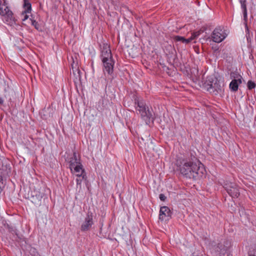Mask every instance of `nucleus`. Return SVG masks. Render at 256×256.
I'll return each instance as SVG.
<instances>
[{"label": "nucleus", "mask_w": 256, "mask_h": 256, "mask_svg": "<svg viewBox=\"0 0 256 256\" xmlns=\"http://www.w3.org/2000/svg\"><path fill=\"white\" fill-rule=\"evenodd\" d=\"M23 8L26 13H30L32 10V4L29 0H24Z\"/></svg>", "instance_id": "nucleus-15"}, {"label": "nucleus", "mask_w": 256, "mask_h": 256, "mask_svg": "<svg viewBox=\"0 0 256 256\" xmlns=\"http://www.w3.org/2000/svg\"><path fill=\"white\" fill-rule=\"evenodd\" d=\"M240 4V8L244 16V20L245 23L246 28L248 30L247 21H248V12L246 7V0H238Z\"/></svg>", "instance_id": "nucleus-14"}, {"label": "nucleus", "mask_w": 256, "mask_h": 256, "mask_svg": "<svg viewBox=\"0 0 256 256\" xmlns=\"http://www.w3.org/2000/svg\"><path fill=\"white\" fill-rule=\"evenodd\" d=\"M192 40V38H188V39H185V40H184V44H188L189 42H190Z\"/></svg>", "instance_id": "nucleus-23"}, {"label": "nucleus", "mask_w": 256, "mask_h": 256, "mask_svg": "<svg viewBox=\"0 0 256 256\" xmlns=\"http://www.w3.org/2000/svg\"><path fill=\"white\" fill-rule=\"evenodd\" d=\"M172 212L169 208L166 206H162L159 214V220L161 221L167 222L171 218Z\"/></svg>", "instance_id": "nucleus-11"}, {"label": "nucleus", "mask_w": 256, "mask_h": 256, "mask_svg": "<svg viewBox=\"0 0 256 256\" xmlns=\"http://www.w3.org/2000/svg\"><path fill=\"white\" fill-rule=\"evenodd\" d=\"M204 88L214 95L222 94L224 90L220 82L216 78L213 80L212 78H208V80L204 84Z\"/></svg>", "instance_id": "nucleus-4"}, {"label": "nucleus", "mask_w": 256, "mask_h": 256, "mask_svg": "<svg viewBox=\"0 0 256 256\" xmlns=\"http://www.w3.org/2000/svg\"><path fill=\"white\" fill-rule=\"evenodd\" d=\"M100 58L102 60L113 58L110 46L103 44Z\"/></svg>", "instance_id": "nucleus-12"}, {"label": "nucleus", "mask_w": 256, "mask_h": 256, "mask_svg": "<svg viewBox=\"0 0 256 256\" xmlns=\"http://www.w3.org/2000/svg\"><path fill=\"white\" fill-rule=\"evenodd\" d=\"M94 224L93 214L91 212H88L84 218V222L82 223L80 227L82 232H86L90 230Z\"/></svg>", "instance_id": "nucleus-9"}, {"label": "nucleus", "mask_w": 256, "mask_h": 256, "mask_svg": "<svg viewBox=\"0 0 256 256\" xmlns=\"http://www.w3.org/2000/svg\"><path fill=\"white\" fill-rule=\"evenodd\" d=\"M249 256H256L254 255V254H249Z\"/></svg>", "instance_id": "nucleus-27"}, {"label": "nucleus", "mask_w": 256, "mask_h": 256, "mask_svg": "<svg viewBox=\"0 0 256 256\" xmlns=\"http://www.w3.org/2000/svg\"><path fill=\"white\" fill-rule=\"evenodd\" d=\"M134 104L137 114L140 115L146 124L154 122L155 117L152 110L150 109L143 98L136 97L134 100Z\"/></svg>", "instance_id": "nucleus-2"}, {"label": "nucleus", "mask_w": 256, "mask_h": 256, "mask_svg": "<svg viewBox=\"0 0 256 256\" xmlns=\"http://www.w3.org/2000/svg\"><path fill=\"white\" fill-rule=\"evenodd\" d=\"M102 62L103 64V72L104 74H106V73L113 78H114V66L115 63L114 58L106 60H102Z\"/></svg>", "instance_id": "nucleus-7"}, {"label": "nucleus", "mask_w": 256, "mask_h": 256, "mask_svg": "<svg viewBox=\"0 0 256 256\" xmlns=\"http://www.w3.org/2000/svg\"><path fill=\"white\" fill-rule=\"evenodd\" d=\"M28 14V13L25 12V11H23L22 12L21 15H22V21H24L28 18V16L27 14Z\"/></svg>", "instance_id": "nucleus-20"}, {"label": "nucleus", "mask_w": 256, "mask_h": 256, "mask_svg": "<svg viewBox=\"0 0 256 256\" xmlns=\"http://www.w3.org/2000/svg\"><path fill=\"white\" fill-rule=\"evenodd\" d=\"M255 87H256V84L254 82H252V80L248 81V88L249 90H252V89L254 88Z\"/></svg>", "instance_id": "nucleus-19"}, {"label": "nucleus", "mask_w": 256, "mask_h": 256, "mask_svg": "<svg viewBox=\"0 0 256 256\" xmlns=\"http://www.w3.org/2000/svg\"><path fill=\"white\" fill-rule=\"evenodd\" d=\"M31 20V24L34 27V28L39 32L42 31V28L40 24L38 22L35 20H34L30 18Z\"/></svg>", "instance_id": "nucleus-16"}, {"label": "nucleus", "mask_w": 256, "mask_h": 256, "mask_svg": "<svg viewBox=\"0 0 256 256\" xmlns=\"http://www.w3.org/2000/svg\"><path fill=\"white\" fill-rule=\"evenodd\" d=\"M45 196L44 192L38 190H34L32 194V202L36 204L40 205L42 199Z\"/></svg>", "instance_id": "nucleus-13"}, {"label": "nucleus", "mask_w": 256, "mask_h": 256, "mask_svg": "<svg viewBox=\"0 0 256 256\" xmlns=\"http://www.w3.org/2000/svg\"><path fill=\"white\" fill-rule=\"evenodd\" d=\"M228 34L224 27L218 26L214 28L211 34V39L216 43L223 41L227 36Z\"/></svg>", "instance_id": "nucleus-5"}, {"label": "nucleus", "mask_w": 256, "mask_h": 256, "mask_svg": "<svg viewBox=\"0 0 256 256\" xmlns=\"http://www.w3.org/2000/svg\"><path fill=\"white\" fill-rule=\"evenodd\" d=\"M68 168L72 174H75L76 176L82 179L86 178V174L84 168L82 163L80 156L76 152H74L72 155L68 160Z\"/></svg>", "instance_id": "nucleus-3"}, {"label": "nucleus", "mask_w": 256, "mask_h": 256, "mask_svg": "<svg viewBox=\"0 0 256 256\" xmlns=\"http://www.w3.org/2000/svg\"><path fill=\"white\" fill-rule=\"evenodd\" d=\"M212 48L214 50V51L218 50V48L217 46L215 48L212 47Z\"/></svg>", "instance_id": "nucleus-25"}, {"label": "nucleus", "mask_w": 256, "mask_h": 256, "mask_svg": "<svg viewBox=\"0 0 256 256\" xmlns=\"http://www.w3.org/2000/svg\"><path fill=\"white\" fill-rule=\"evenodd\" d=\"M224 188L232 198H238L240 194L239 188L234 183L231 182L225 183Z\"/></svg>", "instance_id": "nucleus-8"}, {"label": "nucleus", "mask_w": 256, "mask_h": 256, "mask_svg": "<svg viewBox=\"0 0 256 256\" xmlns=\"http://www.w3.org/2000/svg\"><path fill=\"white\" fill-rule=\"evenodd\" d=\"M80 71L79 70H78V77H79V78H80Z\"/></svg>", "instance_id": "nucleus-26"}, {"label": "nucleus", "mask_w": 256, "mask_h": 256, "mask_svg": "<svg viewBox=\"0 0 256 256\" xmlns=\"http://www.w3.org/2000/svg\"><path fill=\"white\" fill-rule=\"evenodd\" d=\"M159 198L160 199V200L162 201H165V200H166V196H164V194H160L159 196Z\"/></svg>", "instance_id": "nucleus-21"}, {"label": "nucleus", "mask_w": 256, "mask_h": 256, "mask_svg": "<svg viewBox=\"0 0 256 256\" xmlns=\"http://www.w3.org/2000/svg\"><path fill=\"white\" fill-rule=\"evenodd\" d=\"M173 38L176 42H182V43L184 42V40L186 39L184 37L179 36H174Z\"/></svg>", "instance_id": "nucleus-18"}, {"label": "nucleus", "mask_w": 256, "mask_h": 256, "mask_svg": "<svg viewBox=\"0 0 256 256\" xmlns=\"http://www.w3.org/2000/svg\"><path fill=\"white\" fill-rule=\"evenodd\" d=\"M234 73L230 74L231 78H234L229 84V88L232 92H236L238 90L239 84L242 83V78L240 75L234 76Z\"/></svg>", "instance_id": "nucleus-10"}, {"label": "nucleus", "mask_w": 256, "mask_h": 256, "mask_svg": "<svg viewBox=\"0 0 256 256\" xmlns=\"http://www.w3.org/2000/svg\"><path fill=\"white\" fill-rule=\"evenodd\" d=\"M212 253L214 256H228V247L222 243L212 244Z\"/></svg>", "instance_id": "nucleus-6"}, {"label": "nucleus", "mask_w": 256, "mask_h": 256, "mask_svg": "<svg viewBox=\"0 0 256 256\" xmlns=\"http://www.w3.org/2000/svg\"><path fill=\"white\" fill-rule=\"evenodd\" d=\"M4 102V100L2 99V98H0V104H2Z\"/></svg>", "instance_id": "nucleus-24"}, {"label": "nucleus", "mask_w": 256, "mask_h": 256, "mask_svg": "<svg viewBox=\"0 0 256 256\" xmlns=\"http://www.w3.org/2000/svg\"><path fill=\"white\" fill-rule=\"evenodd\" d=\"M176 165L180 173L189 178L202 177L205 172L204 165L192 154L179 158Z\"/></svg>", "instance_id": "nucleus-1"}, {"label": "nucleus", "mask_w": 256, "mask_h": 256, "mask_svg": "<svg viewBox=\"0 0 256 256\" xmlns=\"http://www.w3.org/2000/svg\"><path fill=\"white\" fill-rule=\"evenodd\" d=\"M5 228H7L9 232H11L12 234H15L16 235H18L17 234V230L15 228V227L10 226L8 224H6V225L4 224Z\"/></svg>", "instance_id": "nucleus-17"}, {"label": "nucleus", "mask_w": 256, "mask_h": 256, "mask_svg": "<svg viewBox=\"0 0 256 256\" xmlns=\"http://www.w3.org/2000/svg\"><path fill=\"white\" fill-rule=\"evenodd\" d=\"M82 182V180L80 178H76V182L77 186H80Z\"/></svg>", "instance_id": "nucleus-22"}]
</instances>
